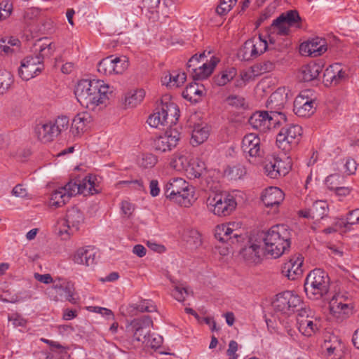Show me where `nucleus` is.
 I'll return each mask as SVG.
<instances>
[{
  "label": "nucleus",
  "instance_id": "nucleus-22",
  "mask_svg": "<svg viewBox=\"0 0 359 359\" xmlns=\"http://www.w3.org/2000/svg\"><path fill=\"white\" fill-rule=\"evenodd\" d=\"M288 90L285 88H279L268 98L266 107L272 114H285L282 110L287 103Z\"/></svg>",
  "mask_w": 359,
  "mask_h": 359
},
{
  "label": "nucleus",
  "instance_id": "nucleus-49",
  "mask_svg": "<svg viewBox=\"0 0 359 359\" xmlns=\"http://www.w3.org/2000/svg\"><path fill=\"white\" fill-rule=\"evenodd\" d=\"M359 224V208L350 211L346 219H342L340 224L345 228H350L351 226Z\"/></svg>",
  "mask_w": 359,
  "mask_h": 359
},
{
  "label": "nucleus",
  "instance_id": "nucleus-55",
  "mask_svg": "<svg viewBox=\"0 0 359 359\" xmlns=\"http://www.w3.org/2000/svg\"><path fill=\"white\" fill-rule=\"evenodd\" d=\"M172 295L178 302H184L189 295V291L182 285H175L172 291Z\"/></svg>",
  "mask_w": 359,
  "mask_h": 359
},
{
  "label": "nucleus",
  "instance_id": "nucleus-14",
  "mask_svg": "<svg viewBox=\"0 0 359 359\" xmlns=\"http://www.w3.org/2000/svg\"><path fill=\"white\" fill-rule=\"evenodd\" d=\"M129 62L126 56H108L97 64V71L105 76L123 74L128 67Z\"/></svg>",
  "mask_w": 359,
  "mask_h": 359
},
{
  "label": "nucleus",
  "instance_id": "nucleus-20",
  "mask_svg": "<svg viewBox=\"0 0 359 359\" xmlns=\"http://www.w3.org/2000/svg\"><path fill=\"white\" fill-rule=\"evenodd\" d=\"M152 327L153 321L151 317L144 316L141 318L133 319L127 328L133 332L135 340L142 342L145 341V339L150 333Z\"/></svg>",
  "mask_w": 359,
  "mask_h": 359
},
{
  "label": "nucleus",
  "instance_id": "nucleus-50",
  "mask_svg": "<svg viewBox=\"0 0 359 359\" xmlns=\"http://www.w3.org/2000/svg\"><path fill=\"white\" fill-rule=\"evenodd\" d=\"M344 177L339 174H332L327 177L325 184L330 190L335 191L343 184Z\"/></svg>",
  "mask_w": 359,
  "mask_h": 359
},
{
  "label": "nucleus",
  "instance_id": "nucleus-23",
  "mask_svg": "<svg viewBox=\"0 0 359 359\" xmlns=\"http://www.w3.org/2000/svg\"><path fill=\"white\" fill-rule=\"evenodd\" d=\"M328 214V205L325 201H316L310 208L299 210L298 215L308 219L320 221Z\"/></svg>",
  "mask_w": 359,
  "mask_h": 359
},
{
  "label": "nucleus",
  "instance_id": "nucleus-62",
  "mask_svg": "<svg viewBox=\"0 0 359 359\" xmlns=\"http://www.w3.org/2000/svg\"><path fill=\"white\" fill-rule=\"evenodd\" d=\"M34 277L36 280L45 284H49L53 283V281L52 276L49 273L40 274L38 273H35L34 274Z\"/></svg>",
  "mask_w": 359,
  "mask_h": 359
},
{
  "label": "nucleus",
  "instance_id": "nucleus-36",
  "mask_svg": "<svg viewBox=\"0 0 359 359\" xmlns=\"http://www.w3.org/2000/svg\"><path fill=\"white\" fill-rule=\"evenodd\" d=\"M77 180L78 187H79V194L83 195L93 194L97 192L96 189L97 177L95 175L86 176L83 179Z\"/></svg>",
  "mask_w": 359,
  "mask_h": 359
},
{
  "label": "nucleus",
  "instance_id": "nucleus-64",
  "mask_svg": "<svg viewBox=\"0 0 359 359\" xmlns=\"http://www.w3.org/2000/svg\"><path fill=\"white\" fill-rule=\"evenodd\" d=\"M150 194L155 197L157 196L160 193V189L158 187V182L156 180H153L150 182L149 184Z\"/></svg>",
  "mask_w": 359,
  "mask_h": 359
},
{
  "label": "nucleus",
  "instance_id": "nucleus-29",
  "mask_svg": "<svg viewBox=\"0 0 359 359\" xmlns=\"http://www.w3.org/2000/svg\"><path fill=\"white\" fill-rule=\"evenodd\" d=\"M283 191L276 187L266 189L262 194V201L266 207H278L284 199Z\"/></svg>",
  "mask_w": 359,
  "mask_h": 359
},
{
  "label": "nucleus",
  "instance_id": "nucleus-26",
  "mask_svg": "<svg viewBox=\"0 0 359 359\" xmlns=\"http://www.w3.org/2000/svg\"><path fill=\"white\" fill-rule=\"evenodd\" d=\"M241 148L246 158L248 156L251 158H257L260 156V139L254 134L249 133L244 136L242 140Z\"/></svg>",
  "mask_w": 359,
  "mask_h": 359
},
{
  "label": "nucleus",
  "instance_id": "nucleus-58",
  "mask_svg": "<svg viewBox=\"0 0 359 359\" xmlns=\"http://www.w3.org/2000/svg\"><path fill=\"white\" fill-rule=\"evenodd\" d=\"M8 321L11 322L13 327H25L27 325V320L18 313H13L8 317Z\"/></svg>",
  "mask_w": 359,
  "mask_h": 359
},
{
  "label": "nucleus",
  "instance_id": "nucleus-63",
  "mask_svg": "<svg viewBox=\"0 0 359 359\" xmlns=\"http://www.w3.org/2000/svg\"><path fill=\"white\" fill-rule=\"evenodd\" d=\"M13 195L17 197L25 198L27 195V191L22 184L16 185L12 191Z\"/></svg>",
  "mask_w": 359,
  "mask_h": 359
},
{
  "label": "nucleus",
  "instance_id": "nucleus-30",
  "mask_svg": "<svg viewBox=\"0 0 359 359\" xmlns=\"http://www.w3.org/2000/svg\"><path fill=\"white\" fill-rule=\"evenodd\" d=\"M121 309L123 315L134 316L137 315L139 312L151 313L156 311V306L151 300L143 299L137 304H130L125 308L122 306Z\"/></svg>",
  "mask_w": 359,
  "mask_h": 359
},
{
  "label": "nucleus",
  "instance_id": "nucleus-44",
  "mask_svg": "<svg viewBox=\"0 0 359 359\" xmlns=\"http://www.w3.org/2000/svg\"><path fill=\"white\" fill-rule=\"evenodd\" d=\"M20 43V41L16 38H1L0 39V55H8L12 54L14 52V49L11 47H18Z\"/></svg>",
  "mask_w": 359,
  "mask_h": 359
},
{
  "label": "nucleus",
  "instance_id": "nucleus-1",
  "mask_svg": "<svg viewBox=\"0 0 359 359\" xmlns=\"http://www.w3.org/2000/svg\"><path fill=\"white\" fill-rule=\"evenodd\" d=\"M109 86L101 80L82 79L75 87L74 94L77 101L83 107L95 110L105 104L109 100Z\"/></svg>",
  "mask_w": 359,
  "mask_h": 359
},
{
  "label": "nucleus",
  "instance_id": "nucleus-46",
  "mask_svg": "<svg viewBox=\"0 0 359 359\" xmlns=\"http://www.w3.org/2000/svg\"><path fill=\"white\" fill-rule=\"evenodd\" d=\"M170 165L171 168L177 171H188V168L189 167V162L184 155L179 154L173 156L170 162Z\"/></svg>",
  "mask_w": 359,
  "mask_h": 359
},
{
  "label": "nucleus",
  "instance_id": "nucleus-33",
  "mask_svg": "<svg viewBox=\"0 0 359 359\" xmlns=\"http://www.w3.org/2000/svg\"><path fill=\"white\" fill-rule=\"evenodd\" d=\"M34 51L38 53L35 56L41 57L43 63L44 58L51 56L55 50V44L47 38L37 40L34 45Z\"/></svg>",
  "mask_w": 359,
  "mask_h": 359
},
{
  "label": "nucleus",
  "instance_id": "nucleus-24",
  "mask_svg": "<svg viewBox=\"0 0 359 359\" xmlns=\"http://www.w3.org/2000/svg\"><path fill=\"white\" fill-rule=\"evenodd\" d=\"M327 50V43L324 39L316 37L302 43L299 46L302 55L311 57L321 55Z\"/></svg>",
  "mask_w": 359,
  "mask_h": 359
},
{
  "label": "nucleus",
  "instance_id": "nucleus-56",
  "mask_svg": "<svg viewBox=\"0 0 359 359\" xmlns=\"http://www.w3.org/2000/svg\"><path fill=\"white\" fill-rule=\"evenodd\" d=\"M226 172L231 176L232 179H240L246 174L245 168L241 164H237L229 168Z\"/></svg>",
  "mask_w": 359,
  "mask_h": 359
},
{
  "label": "nucleus",
  "instance_id": "nucleus-47",
  "mask_svg": "<svg viewBox=\"0 0 359 359\" xmlns=\"http://www.w3.org/2000/svg\"><path fill=\"white\" fill-rule=\"evenodd\" d=\"M69 118L66 116H58L54 122H52L53 130L56 137H57L62 132L68 129L69 123Z\"/></svg>",
  "mask_w": 359,
  "mask_h": 359
},
{
  "label": "nucleus",
  "instance_id": "nucleus-40",
  "mask_svg": "<svg viewBox=\"0 0 359 359\" xmlns=\"http://www.w3.org/2000/svg\"><path fill=\"white\" fill-rule=\"evenodd\" d=\"M208 135L209 130L206 126L195 125L192 130L191 142L194 146L198 145L205 141Z\"/></svg>",
  "mask_w": 359,
  "mask_h": 359
},
{
  "label": "nucleus",
  "instance_id": "nucleus-59",
  "mask_svg": "<svg viewBox=\"0 0 359 359\" xmlns=\"http://www.w3.org/2000/svg\"><path fill=\"white\" fill-rule=\"evenodd\" d=\"M226 101L228 104L237 108L242 107L245 105V99L238 95L229 96Z\"/></svg>",
  "mask_w": 359,
  "mask_h": 359
},
{
  "label": "nucleus",
  "instance_id": "nucleus-28",
  "mask_svg": "<svg viewBox=\"0 0 359 359\" xmlns=\"http://www.w3.org/2000/svg\"><path fill=\"white\" fill-rule=\"evenodd\" d=\"M91 122V116L88 112L77 114L72 120L70 133L74 137H80L87 130Z\"/></svg>",
  "mask_w": 359,
  "mask_h": 359
},
{
  "label": "nucleus",
  "instance_id": "nucleus-41",
  "mask_svg": "<svg viewBox=\"0 0 359 359\" xmlns=\"http://www.w3.org/2000/svg\"><path fill=\"white\" fill-rule=\"evenodd\" d=\"M263 249L256 243H251L242 248L241 255L243 257L250 262H255L260 257V252Z\"/></svg>",
  "mask_w": 359,
  "mask_h": 359
},
{
  "label": "nucleus",
  "instance_id": "nucleus-11",
  "mask_svg": "<svg viewBox=\"0 0 359 359\" xmlns=\"http://www.w3.org/2000/svg\"><path fill=\"white\" fill-rule=\"evenodd\" d=\"M302 304V300L299 295L287 290L276 295L272 302V306L275 313L290 316Z\"/></svg>",
  "mask_w": 359,
  "mask_h": 359
},
{
  "label": "nucleus",
  "instance_id": "nucleus-4",
  "mask_svg": "<svg viewBox=\"0 0 359 359\" xmlns=\"http://www.w3.org/2000/svg\"><path fill=\"white\" fill-rule=\"evenodd\" d=\"M330 289V278L325 271L315 269L307 275L304 291L309 299H319L327 294Z\"/></svg>",
  "mask_w": 359,
  "mask_h": 359
},
{
  "label": "nucleus",
  "instance_id": "nucleus-13",
  "mask_svg": "<svg viewBox=\"0 0 359 359\" xmlns=\"http://www.w3.org/2000/svg\"><path fill=\"white\" fill-rule=\"evenodd\" d=\"M205 57V54L204 52L198 56L197 55L192 56L188 61V71L191 73L194 80H203L208 78L219 62L217 57H212L209 62L206 61L201 65H199V60Z\"/></svg>",
  "mask_w": 359,
  "mask_h": 359
},
{
  "label": "nucleus",
  "instance_id": "nucleus-53",
  "mask_svg": "<svg viewBox=\"0 0 359 359\" xmlns=\"http://www.w3.org/2000/svg\"><path fill=\"white\" fill-rule=\"evenodd\" d=\"M163 338L161 336L155 334L151 335L149 333L145 339V341H142V343L148 347L156 349L161 346Z\"/></svg>",
  "mask_w": 359,
  "mask_h": 359
},
{
  "label": "nucleus",
  "instance_id": "nucleus-60",
  "mask_svg": "<svg viewBox=\"0 0 359 359\" xmlns=\"http://www.w3.org/2000/svg\"><path fill=\"white\" fill-rule=\"evenodd\" d=\"M296 311H298L297 315V323H299L301 319L309 318H314L313 311L309 308H301L299 310L297 309Z\"/></svg>",
  "mask_w": 359,
  "mask_h": 359
},
{
  "label": "nucleus",
  "instance_id": "nucleus-51",
  "mask_svg": "<svg viewBox=\"0 0 359 359\" xmlns=\"http://www.w3.org/2000/svg\"><path fill=\"white\" fill-rule=\"evenodd\" d=\"M237 0H220L219 4L216 8V12L219 15H226L236 5Z\"/></svg>",
  "mask_w": 359,
  "mask_h": 359
},
{
  "label": "nucleus",
  "instance_id": "nucleus-2",
  "mask_svg": "<svg viewBox=\"0 0 359 359\" xmlns=\"http://www.w3.org/2000/svg\"><path fill=\"white\" fill-rule=\"evenodd\" d=\"M291 231L283 224L271 227L264 233V252L266 255L278 258L289 250L291 245Z\"/></svg>",
  "mask_w": 359,
  "mask_h": 359
},
{
  "label": "nucleus",
  "instance_id": "nucleus-37",
  "mask_svg": "<svg viewBox=\"0 0 359 359\" xmlns=\"http://www.w3.org/2000/svg\"><path fill=\"white\" fill-rule=\"evenodd\" d=\"M203 94V86L190 83L182 92V96L191 102H198Z\"/></svg>",
  "mask_w": 359,
  "mask_h": 359
},
{
  "label": "nucleus",
  "instance_id": "nucleus-42",
  "mask_svg": "<svg viewBox=\"0 0 359 359\" xmlns=\"http://www.w3.org/2000/svg\"><path fill=\"white\" fill-rule=\"evenodd\" d=\"M145 92L142 89L131 90L125 97L124 104L126 107H135L143 100Z\"/></svg>",
  "mask_w": 359,
  "mask_h": 359
},
{
  "label": "nucleus",
  "instance_id": "nucleus-16",
  "mask_svg": "<svg viewBox=\"0 0 359 359\" xmlns=\"http://www.w3.org/2000/svg\"><path fill=\"white\" fill-rule=\"evenodd\" d=\"M315 109L316 102L310 90H304L296 97L293 109L296 115L309 117L314 113Z\"/></svg>",
  "mask_w": 359,
  "mask_h": 359
},
{
  "label": "nucleus",
  "instance_id": "nucleus-39",
  "mask_svg": "<svg viewBox=\"0 0 359 359\" xmlns=\"http://www.w3.org/2000/svg\"><path fill=\"white\" fill-rule=\"evenodd\" d=\"M298 329L304 336L310 337L318 330V324L316 318H304L299 320Z\"/></svg>",
  "mask_w": 359,
  "mask_h": 359
},
{
  "label": "nucleus",
  "instance_id": "nucleus-25",
  "mask_svg": "<svg viewBox=\"0 0 359 359\" xmlns=\"http://www.w3.org/2000/svg\"><path fill=\"white\" fill-rule=\"evenodd\" d=\"M303 257L299 254L294 255L282 266V273L290 280H295L302 274Z\"/></svg>",
  "mask_w": 359,
  "mask_h": 359
},
{
  "label": "nucleus",
  "instance_id": "nucleus-54",
  "mask_svg": "<svg viewBox=\"0 0 359 359\" xmlns=\"http://www.w3.org/2000/svg\"><path fill=\"white\" fill-rule=\"evenodd\" d=\"M13 11V4L9 0L0 2V21L8 18Z\"/></svg>",
  "mask_w": 359,
  "mask_h": 359
},
{
  "label": "nucleus",
  "instance_id": "nucleus-34",
  "mask_svg": "<svg viewBox=\"0 0 359 359\" xmlns=\"http://www.w3.org/2000/svg\"><path fill=\"white\" fill-rule=\"evenodd\" d=\"M186 79L187 75L184 72L173 71L165 73L161 78V82L170 88H177L182 86Z\"/></svg>",
  "mask_w": 359,
  "mask_h": 359
},
{
  "label": "nucleus",
  "instance_id": "nucleus-6",
  "mask_svg": "<svg viewBox=\"0 0 359 359\" xmlns=\"http://www.w3.org/2000/svg\"><path fill=\"white\" fill-rule=\"evenodd\" d=\"M300 20L299 15L295 10H290L282 13L273 21L269 28V43L271 45L275 44V35L286 36L289 34L290 27L292 26H297Z\"/></svg>",
  "mask_w": 359,
  "mask_h": 359
},
{
  "label": "nucleus",
  "instance_id": "nucleus-7",
  "mask_svg": "<svg viewBox=\"0 0 359 359\" xmlns=\"http://www.w3.org/2000/svg\"><path fill=\"white\" fill-rule=\"evenodd\" d=\"M179 116L180 110L175 104H165L149 116L147 123L153 128L167 126L172 128V126L177 123Z\"/></svg>",
  "mask_w": 359,
  "mask_h": 359
},
{
  "label": "nucleus",
  "instance_id": "nucleus-31",
  "mask_svg": "<svg viewBox=\"0 0 359 359\" xmlns=\"http://www.w3.org/2000/svg\"><path fill=\"white\" fill-rule=\"evenodd\" d=\"M322 62H310L303 65L299 69L298 77L304 82H309L316 79L323 71Z\"/></svg>",
  "mask_w": 359,
  "mask_h": 359
},
{
  "label": "nucleus",
  "instance_id": "nucleus-12",
  "mask_svg": "<svg viewBox=\"0 0 359 359\" xmlns=\"http://www.w3.org/2000/svg\"><path fill=\"white\" fill-rule=\"evenodd\" d=\"M208 208L219 216L229 215L236 208L235 198L226 194H214L207 201Z\"/></svg>",
  "mask_w": 359,
  "mask_h": 359
},
{
  "label": "nucleus",
  "instance_id": "nucleus-27",
  "mask_svg": "<svg viewBox=\"0 0 359 359\" xmlns=\"http://www.w3.org/2000/svg\"><path fill=\"white\" fill-rule=\"evenodd\" d=\"M96 257L95 248L88 245L77 249L73 255V261L76 264L89 266L95 264Z\"/></svg>",
  "mask_w": 359,
  "mask_h": 359
},
{
  "label": "nucleus",
  "instance_id": "nucleus-45",
  "mask_svg": "<svg viewBox=\"0 0 359 359\" xmlns=\"http://www.w3.org/2000/svg\"><path fill=\"white\" fill-rule=\"evenodd\" d=\"M69 200V198L67 195V192L62 187H60L52 193L50 198V205L59 208L64 205Z\"/></svg>",
  "mask_w": 359,
  "mask_h": 359
},
{
  "label": "nucleus",
  "instance_id": "nucleus-32",
  "mask_svg": "<svg viewBox=\"0 0 359 359\" xmlns=\"http://www.w3.org/2000/svg\"><path fill=\"white\" fill-rule=\"evenodd\" d=\"M34 133L38 140L43 143L50 142L56 137L52 121L41 122L36 124L34 128Z\"/></svg>",
  "mask_w": 359,
  "mask_h": 359
},
{
  "label": "nucleus",
  "instance_id": "nucleus-17",
  "mask_svg": "<svg viewBox=\"0 0 359 359\" xmlns=\"http://www.w3.org/2000/svg\"><path fill=\"white\" fill-rule=\"evenodd\" d=\"M51 299L55 302L68 301L72 304H76L77 298L74 297V287L72 283L64 281L53 285L48 292Z\"/></svg>",
  "mask_w": 359,
  "mask_h": 359
},
{
  "label": "nucleus",
  "instance_id": "nucleus-9",
  "mask_svg": "<svg viewBox=\"0 0 359 359\" xmlns=\"http://www.w3.org/2000/svg\"><path fill=\"white\" fill-rule=\"evenodd\" d=\"M302 128L299 125L290 124L283 127L276 137V145L285 153L295 148L300 142Z\"/></svg>",
  "mask_w": 359,
  "mask_h": 359
},
{
  "label": "nucleus",
  "instance_id": "nucleus-57",
  "mask_svg": "<svg viewBox=\"0 0 359 359\" xmlns=\"http://www.w3.org/2000/svg\"><path fill=\"white\" fill-rule=\"evenodd\" d=\"M61 187L67 192V195L69 198L79 194V187H78L76 179L70 180L65 186Z\"/></svg>",
  "mask_w": 359,
  "mask_h": 359
},
{
  "label": "nucleus",
  "instance_id": "nucleus-3",
  "mask_svg": "<svg viewBox=\"0 0 359 359\" xmlns=\"http://www.w3.org/2000/svg\"><path fill=\"white\" fill-rule=\"evenodd\" d=\"M164 194L167 198L183 207H189L194 201V189L181 177L170 179L165 185Z\"/></svg>",
  "mask_w": 359,
  "mask_h": 359
},
{
  "label": "nucleus",
  "instance_id": "nucleus-43",
  "mask_svg": "<svg viewBox=\"0 0 359 359\" xmlns=\"http://www.w3.org/2000/svg\"><path fill=\"white\" fill-rule=\"evenodd\" d=\"M237 74L234 67H228L215 76V82L217 86H223L231 81Z\"/></svg>",
  "mask_w": 359,
  "mask_h": 359
},
{
  "label": "nucleus",
  "instance_id": "nucleus-61",
  "mask_svg": "<svg viewBox=\"0 0 359 359\" xmlns=\"http://www.w3.org/2000/svg\"><path fill=\"white\" fill-rule=\"evenodd\" d=\"M121 212L126 217H130L134 211L133 205L127 201H123L121 203Z\"/></svg>",
  "mask_w": 359,
  "mask_h": 359
},
{
  "label": "nucleus",
  "instance_id": "nucleus-8",
  "mask_svg": "<svg viewBox=\"0 0 359 359\" xmlns=\"http://www.w3.org/2000/svg\"><path fill=\"white\" fill-rule=\"evenodd\" d=\"M83 221L84 217L81 210L76 207H72L67 210L65 217L57 222L58 234L63 240L68 239L79 229Z\"/></svg>",
  "mask_w": 359,
  "mask_h": 359
},
{
  "label": "nucleus",
  "instance_id": "nucleus-52",
  "mask_svg": "<svg viewBox=\"0 0 359 359\" xmlns=\"http://www.w3.org/2000/svg\"><path fill=\"white\" fill-rule=\"evenodd\" d=\"M157 163L156 157L152 154H144L138 161L140 166L143 168L154 167Z\"/></svg>",
  "mask_w": 359,
  "mask_h": 359
},
{
  "label": "nucleus",
  "instance_id": "nucleus-15",
  "mask_svg": "<svg viewBox=\"0 0 359 359\" xmlns=\"http://www.w3.org/2000/svg\"><path fill=\"white\" fill-rule=\"evenodd\" d=\"M44 69V65L41 57L35 55L25 57L18 69V74L22 79L28 81L40 74Z\"/></svg>",
  "mask_w": 359,
  "mask_h": 359
},
{
  "label": "nucleus",
  "instance_id": "nucleus-18",
  "mask_svg": "<svg viewBox=\"0 0 359 359\" xmlns=\"http://www.w3.org/2000/svg\"><path fill=\"white\" fill-rule=\"evenodd\" d=\"M291 167L290 160L288 158L286 161H283L279 158L273 157L266 160L264 170L269 177L278 179L287 174Z\"/></svg>",
  "mask_w": 359,
  "mask_h": 359
},
{
  "label": "nucleus",
  "instance_id": "nucleus-48",
  "mask_svg": "<svg viewBox=\"0 0 359 359\" xmlns=\"http://www.w3.org/2000/svg\"><path fill=\"white\" fill-rule=\"evenodd\" d=\"M13 83V77L11 72L6 70H0V94L8 90Z\"/></svg>",
  "mask_w": 359,
  "mask_h": 359
},
{
  "label": "nucleus",
  "instance_id": "nucleus-38",
  "mask_svg": "<svg viewBox=\"0 0 359 359\" xmlns=\"http://www.w3.org/2000/svg\"><path fill=\"white\" fill-rule=\"evenodd\" d=\"M343 296L340 294L334 295L330 302V309L332 313L335 314H348L351 310V304L342 302Z\"/></svg>",
  "mask_w": 359,
  "mask_h": 359
},
{
  "label": "nucleus",
  "instance_id": "nucleus-5",
  "mask_svg": "<svg viewBox=\"0 0 359 359\" xmlns=\"http://www.w3.org/2000/svg\"><path fill=\"white\" fill-rule=\"evenodd\" d=\"M215 237L219 242L226 244L219 253L226 255L229 253V247L241 242L243 237L241 233L238 223L229 222L217 225L215 229Z\"/></svg>",
  "mask_w": 359,
  "mask_h": 359
},
{
  "label": "nucleus",
  "instance_id": "nucleus-21",
  "mask_svg": "<svg viewBox=\"0 0 359 359\" xmlns=\"http://www.w3.org/2000/svg\"><path fill=\"white\" fill-rule=\"evenodd\" d=\"M268 48L267 41L261 35L247 40L243 47V58L250 60L259 57L264 53Z\"/></svg>",
  "mask_w": 359,
  "mask_h": 359
},
{
  "label": "nucleus",
  "instance_id": "nucleus-10",
  "mask_svg": "<svg viewBox=\"0 0 359 359\" xmlns=\"http://www.w3.org/2000/svg\"><path fill=\"white\" fill-rule=\"evenodd\" d=\"M287 120L285 114H272L269 111H259L255 112L249 118V123L252 128L265 133L275 128L281 121Z\"/></svg>",
  "mask_w": 359,
  "mask_h": 359
},
{
  "label": "nucleus",
  "instance_id": "nucleus-35",
  "mask_svg": "<svg viewBox=\"0 0 359 359\" xmlns=\"http://www.w3.org/2000/svg\"><path fill=\"white\" fill-rule=\"evenodd\" d=\"M346 76V73L342 69L340 68L339 64L330 65L327 68L324 72V78L326 82H330L331 84L337 85Z\"/></svg>",
  "mask_w": 359,
  "mask_h": 359
},
{
  "label": "nucleus",
  "instance_id": "nucleus-19",
  "mask_svg": "<svg viewBox=\"0 0 359 359\" xmlns=\"http://www.w3.org/2000/svg\"><path fill=\"white\" fill-rule=\"evenodd\" d=\"M180 140V133L176 128H167L165 133L154 140L156 151L166 152L175 148Z\"/></svg>",
  "mask_w": 359,
  "mask_h": 359
}]
</instances>
